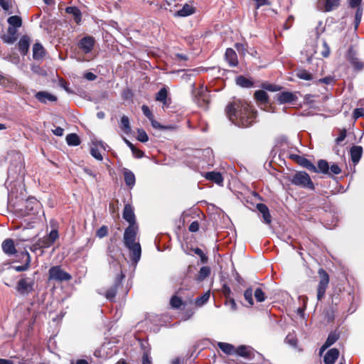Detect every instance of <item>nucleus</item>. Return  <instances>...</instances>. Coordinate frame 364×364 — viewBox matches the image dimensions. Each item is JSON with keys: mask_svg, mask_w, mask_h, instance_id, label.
<instances>
[{"mask_svg": "<svg viewBox=\"0 0 364 364\" xmlns=\"http://www.w3.org/2000/svg\"><path fill=\"white\" fill-rule=\"evenodd\" d=\"M225 112L229 119L240 127H250L256 117V112L250 105L240 100H235L228 105Z\"/></svg>", "mask_w": 364, "mask_h": 364, "instance_id": "1", "label": "nucleus"}, {"mask_svg": "<svg viewBox=\"0 0 364 364\" xmlns=\"http://www.w3.org/2000/svg\"><path fill=\"white\" fill-rule=\"evenodd\" d=\"M13 191L9 193V204L13 208V212L18 218L31 216L33 219L41 209V203L35 198L15 196Z\"/></svg>", "mask_w": 364, "mask_h": 364, "instance_id": "2", "label": "nucleus"}, {"mask_svg": "<svg viewBox=\"0 0 364 364\" xmlns=\"http://www.w3.org/2000/svg\"><path fill=\"white\" fill-rule=\"evenodd\" d=\"M292 184L301 188H307L310 190H314V185L309 176L305 171L296 172L290 179Z\"/></svg>", "mask_w": 364, "mask_h": 364, "instance_id": "3", "label": "nucleus"}, {"mask_svg": "<svg viewBox=\"0 0 364 364\" xmlns=\"http://www.w3.org/2000/svg\"><path fill=\"white\" fill-rule=\"evenodd\" d=\"M34 284L33 278L23 277L18 281L16 289L21 295L28 296L34 290Z\"/></svg>", "mask_w": 364, "mask_h": 364, "instance_id": "4", "label": "nucleus"}, {"mask_svg": "<svg viewBox=\"0 0 364 364\" xmlns=\"http://www.w3.org/2000/svg\"><path fill=\"white\" fill-rule=\"evenodd\" d=\"M49 279L58 282L69 281L72 279V276L65 272L60 266H54L50 267L48 271Z\"/></svg>", "mask_w": 364, "mask_h": 364, "instance_id": "5", "label": "nucleus"}, {"mask_svg": "<svg viewBox=\"0 0 364 364\" xmlns=\"http://www.w3.org/2000/svg\"><path fill=\"white\" fill-rule=\"evenodd\" d=\"M320 281L317 287V300L320 301L324 296L329 283V277L327 272L323 269L318 270Z\"/></svg>", "mask_w": 364, "mask_h": 364, "instance_id": "6", "label": "nucleus"}, {"mask_svg": "<svg viewBox=\"0 0 364 364\" xmlns=\"http://www.w3.org/2000/svg\"><path fill=\"white\" fill-rule=\"evenodd\" d=\"M194 100L199 107L206 108L209 103L208 89L203 86H200L195 93Z\"/></svg>", "mask_w": 364, "mask_h": 364, "instance_id": "7", "label": "nucleus"}, {"mask_svg": "<svg viewBox=\"0 0 364 364\" xmlns=\"http://www.w3.org/2000/svg\"><path fill=\"white\" fill-rule=\"evenodd\" d=\"M138 232V225H129L127 228H125L123 235V242L124 246L137 242L136 240Z\"/></svg>", "mask_w": 364, "mask_h": 364, "instance_id": "8", "label": "nucleus"}, {"mask_svg": "<svg viewBox=\"0 0 364 364\" xmlns=\"http://www.w3.org/2000/svg\"><path fill=\"white\" fill-rule=\"evenodd\" d=\"M95 39L92 36H85L77 43V46L84 54L90 53L94 48Z\"/></svg>", "mask_w": 364, "mask_h": 364, "instance_id": "9", "label": "nucleus"}, {"mask_svg": "<svg viewBox=\"0 0 364 364\" xmlns=\"http://www.w3.org/2000/svg\"><path fill=\"white\" fill-rule=\"evenodd\" d=\"M124 277V274L120 271V273L118 274L114 279V283L113 286H112L109 289H108L105 294L107 299L110 301H114L118 287L121 285V283Z\"/></svg>", "mask_w": 364, "mask_h": 364, "instance_id": "10", "label": "nucleus"}, {"mask_svg": "<svg viewBox=\"0 0 364 364\" xmlns=\"http://www.w3.org/2000/svg\"><path fill=\"white\" fill-rule=\"evenodd\" d=\"M129 250L130 259L133 264L136 265L141 259V247L139 242L129 245H125Z\"/></svg>", "mask_w": 364, "mask_h": 364, "instance_id": "11", "label": "nucleus"}, {"mask_svg": "<svg viewBox=\"0 0 364 364\" xmlns=\"http://www.w3.org/2000/svg\"><path fill=\"white\" fill-rule=\"evenodd\" d=\"M276 98L279 104L294 103L298 100L296 95L287 91L277 94Z\"/></svg>", "mask_w": 364, "mask_h": 364, "instance_id": "12", "label": "nucleus"}, {"mask_svg": "<svg viewBox=\"0 0 364 364\" xmlns=\"http://www.w3.org/2000/svg\"><path fill=\"white\" fill-rule=\"evenodd\" d=\"M122 217L129 223V225H138L136 223L135 215L131 205L127 204L124 206Z\"/></svg>", "mask_w": 364, "mask_h": 364, "instance_id": "13", "label": "nucleus"}, {"mask_svg": "<svg viewBox=\"0 0 364 364\" xmlns=\"http://www.w3.org/2000/svg\"><path fill=\"white\" fill-rule=\"evenodd\" d=\"M255 352L250 346H240L235 348V354L245 358L251 359L255 356Z\"/></svg>", "mask_w": 364, "mask_h": 364, "instance_id": "14", "label": "nucleus"}, {"mask_svg": "<svg viewBox=\"0 0 364 364\" xmlns=\"http://www.w3.org/2000/svg\"><path fill=\"white\" fill-rule=\"evenodd\" d=\"M21 257H22V259L24 261V264L23 265H18V266L13 265L11 267V269H14L15 271L19 272H24V271L27 270L29 268L30 263H31V256L27 251L21 252Z\"/></svg>", "mask_w": 364, "mask_h": 364, "instance_id": "15", "label": "nucleus"}, {"mask_svg": "<svg viewBox=\"0 0 364 364\" xmlns=\"http://www.w3.org/2000/svg\"><path fill=\"white\" fill-rule=\"evenodd\" d=\"M35 97L40 102L46 104L48 101L55 102L57 97L46 91H39L36 93Z\"/></svg>", "mask_w": 364, "mask_h": 364, "instance_id": "16", "label": "nucleus"}, {"mask_svg": "<svg viewBox=\"0 0 364 364\" xmlns=\"http://www.w3.org/2000/svg\"><path fill=\"white\" fill-rule=\"evenodd\" d=\"M122 173L124 175V182L126 185L132 188L136 183V178L134 173L127 168H123Z\"/></svg>", "mask_w": 364, "mask_h": 364, "instance_id": "17", "label": "nucleus"}, {"mask_svg": "<svg viewBox=\"0 0 364 364\" xmlns=\"http://www.w3.org/2000/svg\"><path fill=\"white\" fill-rule=\"evenodd\" d=\"M339 356V350L337 348H331L327 351L323 358L324 364H333Z\"/></svg>", "mask_w": 364, "mask_h": 364, "instance_id": "18", "label": "nucleus"}, {"mask_svg": "<svg viewBox=\"0 0 364 364\" xmlns=\"http://www.w3.org/2000/svg\"><path fill=\"white\" fill-rule=\"evenodd\" d=\"M65 12L73 16V20L77 24H80L82 21V13L77 7L68 6L65 8Z\"/></svg>", "mask_w": 364, "mask_h": 364, "instance_id": "19", "label": "nucleus"}, {"mask_svg": "<svg viewBox=\"0 0 364 364\" xmlns=\"http://www.w3.org/2000/svg\"><path fill=\"white\" fill-rule=\"evenodd\" d=\"M46 51L40 43H36L33 46V58L36 60H40L43 58Z\"/></svg>", "mask_w": 364, "mask_h": 364, "instance_id": "20", "label": "nucleus"}, {"mask_svg": "<svg viewBox=\"0 0 364 364\" xmlns=\"http://www.w3.org/2000/svg\"><path fill=\"white\" fill-rule=\"evenodd\" d=\"M257 209L262 215L264 222L270 224L272 220L268 207L264 203H258Z\"/></svg>", "mask_w": 364, "mask_h": 364, "instance_id": "21", "label": "nucleus"}, {"mask_svg": "<svg viewBox=\"0 0 364 364\" xmlns=\"http://www.w3.org/2000/svg\"><path fill=\"white\" fill-rule=\"evenodd\" d=\"M30 46V38L28 36H23L18 42V50L25 55L27 54Z\"/></svg>", "mask_w": 364, "mask_h": 364, "instance_id": "22", "label": "nucleus"}, {"mask_svg": "<svg viewBox=\"0 0 364 364\" xmlns=\"http://www.w3.org/2000/svg\"><path fill=\"white\" fill-rule=\"evenodd\" d=\"M350 158L354 164H356L359 162L362 154H363V148L360 146H353L350 149Z\"/></svg>", "mask_w": 364, "mask_h": 364, "instance_id": "23", "label": "nucleus"}, {"mask_svg": "<svg viewBox=\"0 0 364 364\" xmlns=\"http://www.w3.org/2000/svg\"><path fill=\"white\" fill-rule=\"evenodd\" d=\"M226 60L229 63L232 67L237 65V57L235 51L232 48H228L225 53Z\"/></svg>", "mask_w": 364, "mask_h": 364, "instance_id": "24", "label": "nucleus"}, {"mask_svg": "<svg viewBox=\"0 0 364 364\" xmlns=\"http://www.w3.org/2000/svg\"><path fill=\"white\" fill-rule=\"evenodd\" d=\"M2 249L4 253L8 255H14L16 252L14 241L11 239H6L2 242Z\"/></svg>", "mask_w": 364, "mask_h": 364, "instance_id": "25", "label": "nucleus"}, {"mask_svg": "<svg viewBox=\"0 0 364 364\" xmlns=\"http://www.w3.org/2000/svg\"><path fill=\"white\" fill-rule=\"evenodd\" d=\"M205 178L209 181H213L218 185L223 182V177L220 172L210 171L205 174Z\"/></svg>", "mask_w": 364, "mask_h": 364, "instance_id": "26", "label": "nucleus"}, {"mask_svg": "<svg viewBox=\"0 0 364 364\" xmlns=\"http://www.w3.org/2000/svg\"><path fill=\"white\" fill-rule=\"evenodd\" d=\"M348 60L350 63V64L353 66L354 69L357 71L362 70L364 67V64L363 62H361L357 57H355L354 55H352L350 53V51L349 50L348 53Z\"/></svg>", "mask_w": 364, "mask_h": 364, "instance_id": "27", "label": "nucleus"}, {"mask_svg": "<svg viewBox=\"0 0 364 364\" xmlns=\"http://www.w3.org/2000/svg\"><path fill=\"white\" fill-rule=\"evenodd\" d=\"M218 346L225 354H228V355H234L235 354V348L232 344H230L228 343L219 342L218 343Z\"/></svg>", "mask_w": 364, "mask_h": 364, "instance_id": "28", "label": "nucleus"}, {"mask_svg": "<svg viewBox=\"0 0 364 364\" xmlns=\"http://www.w3.org/2000/svg\"><path fill=\"white\" fill-rule=\"evenodd\" d=\"M7 32H8V35L4 37V41L8 43H13L17 39V37H16L17 28H15L13 27H9Z\"/></svg>", "mask_w": 364, "mask_h": 364, "instance_id": "29", "label": "nucleus"}, {"mask_svg": "<svg viewBox=\"0 0 364 364\" xmlns=\"http://www.w3.org/2000/svg\"><path fill=\"white\" fill-rule=\"evenodd\" d=\"M194 12H195V9L192 6L186 4L182 7V9H181L180 10H178L177 11L176 14H177V16H178L186 17V16L193 14Z\"/></svg>", "mask_w": 364, "mask_h": 364, "instance_id": "30", "label": "nucleus"}, {"mask_svg": "<svg viewBox=\"0 0 364 364\" xmlns=\"http://www.w3.org/2000/svg\"><path fill=\"white\" fill-rule=\"evenodd\" d=\"M300 166L306 168L311 172L317 173L318 170L316 167L307 159L302 156L298 163Z\"/></svg>", "mask_w": 364, "mask_h": 364, "instance_id": "31", "label": "nucleus"}, {"mask_svg": "<svg viewBox=\"0 0 364 364\" xmlns=\"http://www.w3.org/2000/svg\"><path fill=\"white\" fill-rule=\"evenodd\" d=\"M236 84L242 87L249 88L253 86L252 81L242 75H240L236 78Z\"/></svg>", "mask_w": 364, "mask_h": 364, "instance_id": "32", "label": "nucleus"}, {"mask_svg": "<svg viewBox=\"0 0 364 364\" xmlns=\"http://www.w3.org/2000/svg\"><path fill=\"white\" fill-rule=\"evenodd\" d=\"M210 274V268L208 266H203L200 268L196 278L198 282H202Z\"/></svg>", "mask_w": 364, "mask_h": 364, "instance_id": "33", "label": "nucleus"}, {"mask_svg": "<svg viewBox=\"0 0 364 364\" xmlns=\"http://www.w3.org/2000/svg\"><path fill=\"white\" fill-rule=\"evenodd\" d=\"M7 22L9 24V27H13L15 28H20L22 26V19L18 16H11L7 19Z\"/></svg>", "mask_w": 364, "mask_h": 364, "instance_id": "34", "label": "nucleus"}, {"mask_svg": "<svg viewBox=\"0 0 364 364\" xmlns=\"http://www.w3.org/2000/svg\"><path fill=\"white\" fill-rule=\"evenodd\" d=\"M318 172L322 173L324 174H329V165L328 163L324 159H320L318 161V166L316 167Z\"/></svg>", "mask_w": 364, "mask_h": 364, "instance_id": "35", "label": "nucleus"}, {"mask_svg": "<svg viewBox=\"0 0 364 364\" xmlns=\"http://www.w3.org/2000/svg\"><path fill=\"white\" fill-rule=\"evenodd\" d=\"M120 128L127 134L131 132L129 119L127 116H122L120 121Z\"/></svg>", "mask_w": 364, "mask_h": 364, "instance_id": "36", "label": "nucleus"}, {"mask_svg": "<svg viewBox=\"0 0 364 364\" xmlns=\"http://www.w3.org/2000/svg\"><path fill=\"white\" fill-rule=\"evenodd\" d=\"M255 98L262 104L268 103V95L264 90H257L255 92Z\"/></svg>", "mask_w": 364, "mask_h": 364, "instance_id": "37", "label": "nucleus"}, {"mask_svg": "<svg viewBox=\"0 0 364 364\" xmlns=\"http://www.w3.org/2000/svg\"><path fill=\"white\" fill-rule=\"evenodd\" d=\"M66 142L69 146H77L80 144V139L76 134L72 133L66 136Z\"/></svg>", "mask_w": 364, "mask_h": 364, "instance_id": "38", "label": "nucleus"}, {"mask_svg": "<svg viewBox=\"0 0 364 364\" xmlns=\"http://www.w3.org/2000/svg\"><path fill=\"white\" fill-rule=\"evenodd\" d=\"M210 296V291H207L204 293L202 296H198L196 299L195 304L197 306H202L204 305L209 299Z\"/></svg>", "mask_w": 364, "mask_h": 364, "instance_id": "39", "label": "nucleus"}, {"mask_svg": "<svg viewBox=\"0 0 364 364\" xmlns=\"http://www.w3.org/2000/svg\"><path fill=\"white\" fill-rule=\"evenodd\" d=\"M340 4V0H326L325 11L329 12L337 8Z\"/></svg>", "mask_w": 364, "mask_h": 364, "instance_id": "40", "label": "nucleus"}, {"mask_svg": "<svg viewBox=\"0 0 364 364\" xmlns=\"http://www.w3.org/2000/svg\"><path fill=\"white\" fill-rule=\"evenodd\" d=\"M156 100L163 102L165 105L167 104V90L166 88H161L156 94Z\"/></svg>", "mask_w": 364, "mask_h": 364, "instance_id": "41", "label": "nucleus"}, {"mask_svg": "<svg viewBox=\"0 0 364 364\" xmlns=\"http://www.w3.org/2000/svg\"><path fill=\"white\" fill-rule=\"evenodd\" d=\"M296 76L301 80H313V75L306 70H299L296 73Z\"/></svg>", "mask_w": 364, "mask_h": 364, "instance_id": "42", "label": "nucleus"}, {"mask_svg": "<svg viewBox=\"0 0 364 364\" xmlns=\"http://www.w3.org/2000/svg\"><path fill=\"white\" fill-rule=\"evenodd\" d=\"M339 338V333L338 332L331 331L326 341V343L329 346H332L333 343H335Z\"/></svg>", "mask_w": 364, "mask_h": 364, "instance_id": "43", "label": "nucleus"}, {"mask_svg": "<svg viewBox=\"0 0 364 364\" xmlns=\"http://www.w3.org/2000/svg\"><path fill=\"white\" fill-rule=\"evenodd\" d=\"M58 237V231L56 230H52L49 235L46 237V240H49V243L47 245V246H51Z\"/></svg>", "mask_w": 364, "mask_h": 364, "instance_id": "44", "label": "nucleus"}, {"mask_svg": "<svg viewBox=\"0 0 364 364\" xmlns=\"http://www.w3.org/2000/svg\"><path fill=\"white\" fill-rule=\"evenodd\" d=\"M182 300L177 296H173L171 297L170 300V304L172 308L178 309L181 308L182 305Z\"/></svg>", "mask_w": 364, "mask_h": 364, "instance_id": "45", "label": "nucleus"}, {"mask_svg": "<svg viewBox=\"0 0 364 364\" xmlns=\"http://www.w3.org/2000/svg\"><path fill=\"white\" fill-rule=\"evenodd\" d=\"M254 295L257 302H262L266 299L265 294L261 288H257L255 291Z\"/></svg>", "mask_w": 364, "mask_h": 364, "instance_id": "46", "label": "nucleus"}, {"mask_svg": "<svg viewBox=\"0 0 364 364\" xmlns=\"http://www.w3.org/2000/svg\"><path fill=\"white\" fill-rule=\"evenodd\" d=\"M137 134H138L137 136H136L137 140H139V141H141L142 143H145V142L148 141L149 136H148L147 134L146 133V132L143 129H139L137 130Z\"/></svg>", "mask_w": 364, "mask_h": 364, "instance_id": "47", "label": "nucleus"}, {"mask_svg": "<svg viewBox=\"0 0 364 364\" xmlns=\"http://www.w3.org/2000/svg\"><path fill=\"white\" fill-rule=\"evenodd\" d=\"M252 289L248 288L244 292V297L245 300L252 306L254 304L253 298H252Z\"/></svg>", "mask_w": 364, "mask_h": 364, "instance_id": "48", "label": "nucleus"}, {"mask_svg": "<svg viewBox=\"0 0 364 364\" xmlns=\"http://www.w3.org/2000/svg\"><path fill=\"white\" fill-rule=\"evenodd\" d=\"M90 154L98 161H102L103 159L102 154H100L99 149L96 146L91 147Z\"/></svg>", "mask_w": 364, "mask_h": 364, "instance_id": "49", "label": "nucleus"}, {"mask_svg": "<svg viewBox=\"0 0 364 364\" xmlns=\"http://www.w3.org/2000/svg\"><path fill=\"white\" fill-rule=\"evenodd\" d=\"M107 234L108 228L105 225H102L101 228H100L96 232V235L100 238L105 237Z\"/></svg>", "mask_w": 364, "mask_h": 364, "instance_id": "50", "label": "nucleus"}, {"mask_svg": "<svg viewBox=\"0 0 364 364\" xmlns=\"http://www.w3.org/2000/svg\"><path fill=\"white\" fill-rule=\"evenodd\" d=\"M141 110H142V112L143 114L149 119L151 120V118L154 117V115L151 112V111L149 109V107L144 105H142L141 107Z\"/></svg>", "mask_w": 364, "mask_h": 364, "instance_id": "51", "label": "nucleus"}, {"mask_svg": "<svg viewBox=\"0 0 364 364\" xmlns=\"http://www.w3.org/2000/svg\"><path fill=\"white\" fill-rule=\"evenodd\" d=\"M0 6L5 11H8L11 6V0H0Z\"/></svg>", "mask_w": 364, "mask_h": 364, "instance_id": "52", "label": "nucleus"}, {"mask_svg": "<svg viewBox=\"0 0 364 364\" xmlns=\"http://www.w3.org/2000/svg\"><path fill=\"white\" fill-rule=\"evenodd\" d=\"M151 122V126L155 128V129H160V130H165V129H168V127H165V126H162L160 124L159 122H158L157 121H156L154 119V118H151V120H149Z\"/></svg>", "mask_w": 364, "mask_h": 364, "instance_id": "53", "label": "nucleus"}, {"mask_svg": "<svg viewBox=\"0 0 364 364\" xmlns=\"http://www.w3.org/2000/svg\"><path fill=\"white\" fill-rule=\"evenodd\" d=\"M363 116H364V109L363 108H356L354 109L353 113V117L355 119H357Z\"/></svg>", "mask_w": 364, "mask_h": 364, "instance_id": "54", "label": "nucleus"}, {"mask_svg": "<svg viewBox=\"0 0 364 364\" xmlns=\"http://www.w3.org/2000/svg\"><path fill=\"white\" fill-rule=\"evenodd\" d=\"M198 230H199V223L197 220L193 221L188 227V230L191 232H196Z\"/></svg>", "mask_w": 364, "mask_h": 364, "instance_id": "55", "label": "nucleus"}, {"mask_svg": "<svg viewBox=\"0 0 364 364\" xmlns=\"http://www.w3.org/2000/svg\"><path fill=\"white\" fill-rule=\"evenodd\" d=\"M222 291H223L224 296L226 298V299L231 297L230 296H231L232 291H231L230 288L227 284H224L223 286Z\"/></svg>", "mask_w": 364, "mask_h": 364, "instance_id": "56", "label": "nucleus"}, {"mask_svg": "<svg viewBox=\"0 0 364 364\" xmlns=\"http://www.w3.org/2000/svg\"><path fill=\"white\" fill-rule=\"evenodd\" d=\"M334 81L333 77L331 76H327L323 78H321L318 80V83H323L326 85H330Z\"/></svg>", "mask_w": 364, "mask_h": 364, "instance_id": "57", "label": "nucleus"}, {"mask_svg": "<svg viewBox=\"0 0 364 364\" xmlns=\"http://www.w3.org/2000/svg\"><path fill=\"white\" fill-rule=\"evenodd\" d=\"M193 251H194L195 254H196L197 255H198L200 257L202 262L206 261L207 258L201 249L196 247L193 250Z\"/></svg>", "mask_w": 364, "mask_h": 364, "instance_id": "58", "label": "nucleus"}, {"mask_svg": "<svg viewBox=\"0 0 364 364\" xmlns=\"http://www.w3.org/2000/svg\"><path fill=\"white\" fill-rule=\"evenodd\" d=\"M329 169L332 173L336 175H338L341 172V168L336 164H333L329 166Z\"/></svg>", "mask_w": 364, "mask_h": 364, "instance_id": "59", "label": "nucleus"}, {"mask_svg": "<svg viewBox=\"0 0 364 364\" xmlns=\"http://www.w3.org/2000/svg\"><path fill=\"white\" fill-rule=\"evenodd\" d=\"M235 48L237 50V52L240 54V55H245V53H246V48H245V46L242 43H236L235 44Z\"/></svg>", "mask_w": 364, "mask_h": 364, "instance_id": "60", "label": "nucleus"}, {"mask_svg": "<svg viewBox=\"0 0 364 364\" xmlns=\"http://www.w3.org/2000/svg\"><path fill=\"white\" fill-rule=\"evenodd\" d=\"M132 154L137 159H141L144 156V152L138 149H136L135 146L133 149H131Z\"/></svg>", "mask_w": 364, "mask_h": 364, "instance_id": "61", "label": "nucleus"}, {"mask_svg": "<svg viewBox=\"0 0 364 364\" xmlns=\"http://www.w3.org/2000/svg\"><path fill=\"white\" fill-rule=\"evenodd\" d=\"M263 88L271 92L277 91L280 89L279 87L272 84L264 85Z\"/></svg>", "mask_w": 364, "mask_h": 364, "instance_id": "62", "label": "nucleus"}, {"mask_svg": "<svg viewBox=\"0 0 364 364\" xmlns=\"http://www.w3.org/2000/svg\"><path fill=\"white\" fill-rule=\"evenodd\" d=\"M323 46L324 50L321 52V55L323 58H327L330 54V48L326 41L323 42Z\"/></svg>", "mask_w": 364, "mask_h": 364, "instance_id": "63", "label": "nucleus"}, {"mask_svg": "<svg viewBox=\"0 0 364 364\" xmlns=\"http://www.w3.org/2000/svg\"><path fill=\"white\" fill-rule=\"evenodd\" d=\"M225 304L226 305H230V308L232 309V310H235L237 309V304L235 303V301L233 298L232 297H230L228 299H227V301L225 302Z\"/></svg>", "mask_w": 364, "mask_h": 364, "instance_id": "64", "label": "nucleus"}]
</instances>
